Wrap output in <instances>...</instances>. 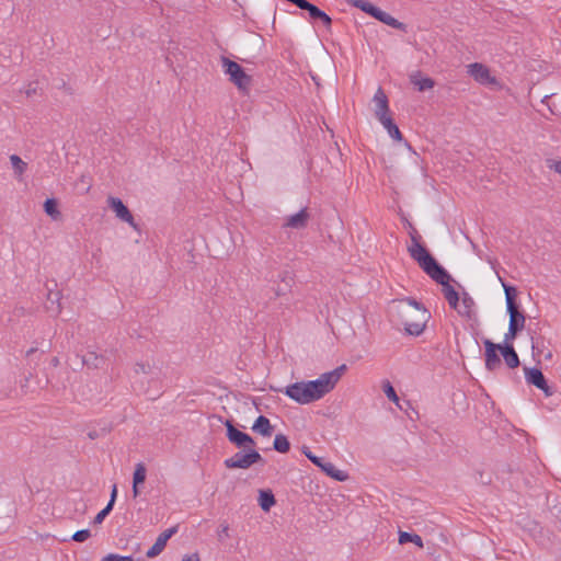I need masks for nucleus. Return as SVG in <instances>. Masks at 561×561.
Instances as JSON below:
<instances>
[{
  "mask_svg": "<svg viewBox=\"0 0 561 561\" xmlns=\"http://www.w3.org/2000/svg\"><path fill=\"white\" fill-rule=\"evenodd\" d=\"M505 288L506 308L510 314V322L507 332L504 334L502 343H493L490 340H484V362L485 368L490 371L496 370L501 366L499 353L503 356L506 366L511 369L519 366V357L514 350L513 342L517 334L525 328L526 318L515 305L514 297L511 294L510 287Z\"/></svg>",
  "mask_w": 561,
  "mask_h": 561,
  "instance_id": "obj_1",
  "label": "nucleus"
},
{
  "mask_svg": "<svg viewBox=\"0 0 561 561\" xmlns=\"http://www.w3.org/2000/svg\"><path fill=\"white\" fill-rule=\"evenodd\" d=\"M345 370L346 366L341 365L331 371L321 374L314 380L294 382L284 389V393L301 405L319 401L335 388Z\"/></svg>",
  "mask_w": 561,
  "mask_h": 561,
  "instance_id": "obj_2",
  "label": "nucleus"
},
{
  "mask_svg": "<svg viewBox=\"0 0 561 561\" xmlns=\"http://www.w3.org/2000/svg\"><path fill=\"white\" fill-rule=\"evenodd\" d=\"M390 311L392 317L403 325L405 333L413 336L424 332L431 317L422 304L408 298L393 300Z\"/></svg>",
  "mask_w": 561,
  "mask_h": 561,
  "instance_id": "obj_3",
  "label": "nucleus"
},
{
  "mask_svg": "<svg viewBox=\"0 0 561 561\" xmlns=\"http://www.w3.org/2000/svg\"><path fill=\"white\" fill-rule=\"evenodd\" d=\"M408 252L431 278L442 285L448 284L449 275L440 265H438L436 260L422 244L421 237L416 232L411 234V242L408 245Z\"/></svg>",
  "mask_w": 561,
  "mask_h": 561,
  "instance_id": "obj_4",
  "label": "nucleus"
},
{
  "mask_svg": "<svg viewBox=\"0 0 561 561\" xmlns=\"http://www.w3.org/2000/svg\"><path fill=\"white\" fill-rule=\"evenodd\" d=\"M224 72L229 77L240 92L249 93L252 85V77L236 61L224 57L221 59Z\"/></svg>",
  "mask_w": 561,
  "mask_h": 561,
  "instance_id": "obj_5",
  "label": "nucleus"
},
{
  "mask_svg": "<svg viewBox=\"0 0 561 561\" xmlns=\"http://www.w3.org/2000/svg\"><path fill=\"white\" fill-rule=\"evenodd\" d=\"M351 3L354 7L360 9L362 11L374 16L378 21L385 23L386 25H389L397 30L405 31V25L403 23L399 22L392 15H390L386 11H382L378 7L374 5L373 3L365 1V0H352Z\"/></svg>",
  "mask_w": 561,
  "mask_h": 561,
  "instance_id": "obj_6",
  "label": "nucleus"
},
{
  "mask_svg": "<svg viewBox=\"0 0 561 561\" xmlns=\"http://www.w3.org/2000/svg\"><path fill=\"white\" fill-rule=\"evenodd\" d=\"M302 454L317 467H319L330 478L343 482L348 479V473L335 467L330 461H324L322 458L313 455L308 447L302 448Z\"/></svg>",
  "mask_w": 561,
  "mask_h": 561,
  "instance_id": "obj_7",
  "label": "nucleus"
},
{
  "mask_svg": "<svg viewBox=\"0 0 561 561\" xmlns=\"http://www.w3.org/2000/svg\"><path fill=\"white\" fill-rule=\"evenodd\" d=\"M106 203L118 220L127 224L135 230L138 229V226L135 221L131 211L128 209V207L123 203L121 198L110 195L106 198Z\"/></svg>",
  "mask_w": 561,
  "mask_h": 561,
  "instance_id": "obj_8",
  "label": "nucleus"
},
{
  "mask_svg": "<svg viewBox=\"0 0 561 561\" xmlns=\"http://www.w3.org/2000/svg\"><path fill=\"white\" fill-rule=\"evenodd\" d=\"M467 73L479 84L497 85L499 81L492 75L490 68L481 62H472L467 66Z\"/></svg>",
  "mask_w": 561,
  "mask_h": 561,
  "instance_id": "obj_9",
  "label": "nucleus"
},
{
  "mask_svg": "<svg viewBox=\"0 0 561 561\" xmlns=\"http://www.w3.org/2000/svg\"><path fill=\"white\" fill-rule=\"evenodd\" d=\"M261 458V455L256 450L236 453L230 458H227L224 463L228 469H248L259 462Z\"/></svg>",
  "mask_w": 561,
  "mask_h": 561,
  "instance_id": "obj_10",
  "label": "nucleus"
},
{
  "mask_svg": "<svg viewBox=\"0 0 561 561\" xmlns=\"http://www.w3.org/2000/svg\"><path fill=\"white\" fill-rule=\"evenodd\" d=\"M373 102L375 105L374 113L378 122L391 115L388 96L381 88H378L375 92Z\"/></svg>",
  "mask_w": 561,
  "mask_h": 561,
  "instance_id": "obj_11",
  "label": "nucleus"
},
{
  "mask_svg": "<svg viewBox=\"0 0 561 561\" xmlns=\"http://www.w3.org/2000/svg\"><path fill=\"white\" fill-rule=\"evenodd\" d=\"M526 382L534 385L538 389L542 390L547 397L552 394L549 386L547 385L546 378L540 369L538 368H524Z\"/></svg>",
  "mask_w": 561,
  "mask_h": 561,
  "instance_id": "obj_12",
  "label": "nucleus"
},
{
  "mask_svg": "<svg viewBox=\"0 0 561 561\" xmlns=\"http://www.w3.org/2000/svg\"><path fill=\"white\" fill-rule=\"evenodd\" d=\"M227 437L228 439L238 447L253 446L254 440L250 435L236 428L231 422H226Z\"/></svg>",
  "mask_w": 561,
  "mask_h": 561,
  "instance_id": "obj_13",
  "label": "nucleus"
},
{
  "mask_svg": "<svg viewBox=\"0 0 561 561\" xmlns=\"http://www.w3.org/2000/svg\"><path fill=\"white\" fill-rule=\"evenodd\" d=\"M176 533V528L172 527L164 531H162L158 538L156 539V542L152 545L150 549L146 552V556L148 558H156L159 556L165 548L168 540Z\"/></svg>",
  "mask_w": 561,
  "mask_h": 561,
  "instance_id": "obj_14",
  "label": "nucleus"
},
{
  "mask_svg": "<svg viewBox=\"0 0 561 561\" xmlns=\"http://www.w3.org/2000/svg\"><path fill=\"white\" fill-rule=\"evenodd\" d=\"M309 220V213L307 208L300 209L297 214L290 215L286 218L285 227L290 229H302L307 226Z\"/></svg>",
  "mask_w": 561,
  "mask_h": 561,
  "instance_id": "obj_15",
  "label": "nucleus"
},
{
  "mask_svg": "<svg viewBox=\"0 0 561 561\" xmlns=\"http://www.w3.org/2000/svg\"><path fill=\"white\" fill-rule=\"evenodd\" d=\"M411 83L419 90L425 91L434 88L435 82L430 77L423 76L420 71L410 75Z\"/></svg>",
  "mask_w": 561,
  "mask_h": 561,
  "instance_id": "obj_16",
  "label": "nucleus"
},
{
  "mask_svg": "<svg viewBox=\"0 0 561 561\" xmlns=\"http://www.w3.org/2000/svg\"><path fill=\"white\" fill-rule=\"evenodd\" d=\"M252 430L259 434H261L262 436H271L272 433H273V426L270 422V420L266 417V416H263V415H260L253 426H252Z\"/></svg>",
  "mask_w": 561,
  "mask_h": 561,
  "instance_id": "obj_17",
  "label": "nucleus"
},
{
  "mask_svg": "<svg viewBox=\"0 0 561 561\" xmlns=\"http://www.w3.org/2000/svg\"><path fill=\"white\" fill-rule=\"evenodd\" d=\"M257 503L264 512H270V510L275 505L276 500L271 490H260Z\"/></svg>",
  "mask_w": 561,
  "mask_h": 561,
  "instance_id": "obj_18",
  "label": "nucleus"
},
{
  "mask_svg": "<svg viewBox=\"0 0 561 561\" xmlns=\"http://www.w3.org/2000/svg\"><path fill=\"white\" fill-rule=\"evenodd\" d=\"M379 123L382 125V127L387 130L389 136L396 140L401 141L402 140V134L396 123L392 119V116L385 117L383 119L379 121Z\"/></svg>",
  "mask_w": 561,
  "mask_h": 561,
  "instance_id": "obj_19",
  "label": "nucleus"
},
{
  "mask_svg": "<svg viewBox=\"0 0 561 561\" xmlns=\"http://www.w3.org/2000/svg\"><path fill=\"white\" fill-rule=\"evenodd\" d=\"M44 211L47 216H49L53 220H60L61 219V213L59 210V205L57 199L55 198H47L44 202Z\"/></svg>",
  "mask_w": 561,
  "mask_h": 561,
  "instance_id": "obj_20",
  "label": "nucleus"
},
{
  "mask_svg": "<svg viewBox=\"0 0 561 561\" xmlns=\"http://www.w3.org/2000/svg\"><path fill=\"white\" fill-rule=\"evenodd\" d=\"M460 316L470 318L473 312V300L467 296L458 301L454 308Z\"/></svg>",
  "mask_w": 561,
  "mask_h": 561,
  "instance_id": "obj_21",
  "label": "nucleus"
},
{
  "mask_svg": "<svg viewBox=\"0 0 561 561\" xmlns=\"http://www.w3.org/2000/svg\"><path fill=\"white\" fill-rule=\"evenodd\" d=\"M408 542H412L415 546H417L419 548H423V546H424L421 536H419L416 534H410L407 531H400L399 533V543L404 545Z\"/></svg>",
  "mask_w": 561,
  "mask_h": 561,
  "instance_id": "obj_22",
  "label": "nucleus"
},
{
  "mask_svg": "<svg viewBox=\"0 0 561 561\" xmlns=\"http://www.w3.org/2000/svg\"><path fill=\"white\" fill-rule=\"evenodd\" d=\"M147 478V469L142 462H139L135 466V471L133 474V483L136 485H141Z\"/></svg>",
  "mask_w": 561,
  "mask_h": 561,
  "instance_id": "obj_23",
  "label": "nucleus"
},
{
  "mask_svg": "<svg viewBox=\"0 0 561 561\" xmlns=\"http://www.w3.org/2000/svg\"><path fill=\"white\" fill-rule=\"evenodd\" d=\"M273 445H274L275 450H277L278 453H283V454L287 453L290 448L289 440L283 434H277L275 436Z\"/></svg>",
  "mask_w": 561,
  "mask_h": 561,
  "instance_id": "obj_24",
  "label": "nucleus"
},
{
  "mask_svg": "<svg viewBox=\"0 0 561 561\" xmlns=\"http://www.w3.org/2000/svg\"><path fill=\"white\" fill-rule=\"evenodd\" d=\"M444 296L451 308H455L460 300L458 293L449 285L445 284Z\"/></svg>",
  "mask_w": 561,
  "mask_h": 561,
  "instance_id": "obj_25",
  "label": "nucleus"
},
{
  "mask_svg": "<svg viewBox=\"0 0 561 561\" xmlns=\"http://www.w3.org/2000/svg\"><path fill=\"white\" fill-rule=\"evenodd\" d=\"M10 162L15 174L22 175L26 171L27 164L19 156L11 154Z\"/></svg>",
  "mask_w": 561,
  "mask_h": 561,
  "instance_id": "obj_26",
  "label": "nucleus"
},
{
  "mask_svg": "<svg viewBox=\"0 0 561 561\" xmlns=\"http://www.w3.org/2000/svg\"><path fill=\"white\" fill-rule=\"evenodd\" d=\"M152 365L148 360H140L134 365V373L136 375H149L152 373Z\"/></svg>",
  "mask_w": 561,
  "mask_h": 561,
  "instance_id": "obj_27",
  "label": "nucleus"
},
{
  "mask_svg": "<svg viewBox=\"0 0 561 561\" xmlns=\"http://www.w3.org/2000/svg\"><path fill=\"white\" fill-rule=\"evenodd\" d=\"M382 390L389 400L396 404H399V397L397 396L394 388L389 381H385L382 383Z\"/></svg>",
  "mask_w": 561,
  "mask_h": 561,
  "instance_id": "obj_28",
  "label": "nucleus"
},
{
  "mask_svg": "<svg viewBox=\"0 0 561 561\" xmlns=\"http://www.w3.org/2000/svg\"><path fill=\"white\" fill-rule=\"evenodd\" d=\"M547 167L550 171L554 172L561 178V160L560 159H550L547 160Z\"/></svg>",
  "mask_w": 561,
  "mask_h": 561,
  "instance_id": "obj_29",
  "label": "nucleus"
},
{
  "mask_svg": "<svg viewBox=\"0 0 561 561\" xmlns=\"http://www.w3.org/2000/svg\"><path fill=\"white\" fill-rule=\"evenodd\" d=\"M112 510V503H107V505L96 514V516L94 517V523L101 524L104 520V518L111 513Z\"/></svg>",
  "mask_w": 561,
  "mask_h": 561,
  "instance_id": "obj_30",
  "label": "nucleus"
},
{
  "mask_svg": "<svg viewBox=\"0 0 561 561\" xmlns=\"http://www.w3.org/2000/svg\"><path fill=\"white\" fill-rule=\"evenodd\" d=\"M101 561H134L131 556H119L116 553H110L101 559Z\"/></svg>",
  "mask_w": 561,
  "mask_h": 561,
  "instance_id": "obj_31",
  "label": "nucleus"
},
{
  "mask_svg": "<svg viewBox=\"0 0 561 561\" xmlns=\"http://www.w3.org/2000/svg\"><path fill=\"white\" fill-rule=\"evenodd\" d=\"M91 536L90 534V530L89 529H81V530H78L76 531L73 535H72V539L77 542H83L85 541L87 539H89Z\"/></svg>",
  "mask_w": 561,
  "mask_h": 561,
  "instance_id": "obj_32",
  "label": "nucleus"
},
{
  "mask_svg": "<svg viewBox=\"0 0 561 561\" xmlns=\"http://www.w3.org/2000/svg\"><path fill=\"white\" fill-rule=\"evenodd\" d=\"M305 10L308 11L310 19L317 20V16H320V9L311 3H308V5L305 8Z\"/></svg>",
  "mask_w": 561,
  "mask_h": 561,
  "instance_id": "obj_33",
  "label": "nucleus"
},
{
  "mask_svg": "<svg viewBox=\"0 0 561 561\" xmlns=\"http://www.w3.org/2000/svg\"><path fill=\"white\" fill-rule=\"evenodd\" d=\"M317 20H320L327 27L331 26L332 20L331 18L323 11H320V16H317Z\"/></svg>",
  "mask_w": 561,
  "mask_h": 561,
  "instance_id": "obj_34",
  "label": "nucleus"
},
{
  "mask_svg": "<svg viewBox=\"0 0 561 561\" xmlns=\"http://www.w3.org/2000/svg\"><path fill=\"white\" fill-rule=\"evenodd\" d=\"M181 561H201V558L198 556V553L194 552V553H190V554H185Z\"/></svg>",
  "mask_w": 561,
  "mask_h": 561,
  "instance_id": "obj_35",
  "label": "nucleus"
},
{
  "mask_svg": "<svg viewBox=\"0 0 561 561\" xmlns=\"http://www.w3.org/2000/svg\"><path fill=\"white\" fill-rule=\"evenodd\" d=\"M116 496H117V486L114 484L112 488L111 500L108 502V503H112V507L114 506Z\"/></svg>",
  "mask_w": 561,
  "mask_h": 561,
  "instance_id": "obj_36",
  "label": "nucleus"
},
{
  "mask_svg": "<svg viewBox=\"0 0 561 561\" xmlns=\"http://www.w3.org/2000/svg\"><path fill=\"white\" fill-rule=\"evenodd\" d=\"M140 494V485H136L133 483V496L137 497Z\"/></svg>",
  "mask_w": 561,
  "mask_h": 561,
  "instance_id": "obj_37",
  "label": "nucleus"
}]
</instances>
